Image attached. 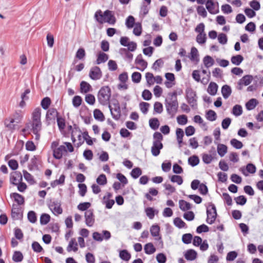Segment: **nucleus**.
<instances>
[{"label":"nucleus","mask_w":263,"mask_h":263,"mask_svg":"<svg viewBox=\"0 0 263 263\" xmlns=\"http://www.w3.org/2000/svg\"><path fill=\"white\" fill-rule=\"evenodd\" d=\"M108 59V55L102 52H100L97 57V59L96 61V63L97 64H100L101 63H104Z\"/></svg>","instance_id":"nucleus-31"},{"label":"nucleus","mask_w":263,"mask_h":263,"mask_svg":"<svg viewBox=\"0 0 263 263\" xmlns=\"http://www.w3.org/2000/svg\"><path fill=\"white\" fill-rule=\"evenodd\" d=\"M178 92L175 90L172 92H169L167 93V98L165 99V102H168L173 103L172 102L178 103L177 100Z\"/></svg>","instance_id":"nucleus-21"},{"label":"nucleus","mask_w":263,"mask_h":263,"mask_svg":"<svg viewBox=\"0 0 263 263\" xmlns=\"http://www.w3.org/2000/svg\"><path fill=\"white\" fill-rule=\"evenodd\" d=\"M228 147L223 144H218L217 145V152L220 157H223L227 153Z\"/></svg>","instance_id":"nucleus-35"},{"label":"nucleus","mask_w":263,"mask_h":263,"mask_svg":"<svg viewBox=\"0 0 263 263\" xmlns=\"http://www.w3.org/2000/svg\"><path fill=\"white\" fill-rule=\"evenodd\" d=\"M142 78L141 74L139 72H134L132 75V80L133 82L138 83L141 81Z\"/></svg>","instance_id":"nucleus-59"},{"label":"nucleus","mask_w":263,"mask_h":263,"mask_svg":"<svg viewBox=\"0 0 263 263\" xmlns=\"http://www.w3.org/2000/svg\"><path fill=\"white\" fill-rule=\"evenodd\" d=\"M42 127V122L29 121L25 124V127L21 131L25 134H30V132H32L35 136V139L39 140L40 138Z\"/></svg>","instance_id":"nucleus-1"},{"label":"nucleus","mask_w":263,"mask_h":263,"mask_svg":"<svg viewBox=\"0 0 263 263\" xmlns=\"http://www.w3.org/2000/svg\"><path fill=\"white\" fill-rule=\"evenodd\" d=\"M53 156L56 159H60L63 156V152H66V147L64 145H61L57 148L53 149Z\"/></svg>","instance_id":"nucleus-15"},{"label":"nucleus","mask_w":263,"mask_h":263,"mask_svg":"<svg viewBox=\"0 0 263 263\" xmlns=\"http://www.w3.org/2000/svg\"><path fill=\"white\" fill-rule=\"evenodd\" d=\"M10 196L11 198L14 199L16 202H17L18 205L24 204L25 199L22 195L17 193H13L11 194Z\"/></svg>","instance_id":"nucleus-24"},{"label":"nucleus","mask_w":263,"mask_h":263,"mask_svg":"<svg viewBox=\"0 0 263 263\" xmlns=\"http://www.w3.org/2000/svg\"><path fill=\"white\" fill-rule=\"evenodd\" d=\"M20 117L19 114L15 112L13 117H10L5 120L4 124L8 130L12 131L15 129L16 126L20 121Z\"/></svg>","instance_id":"nucleus-4"},{"label":"nucleus","mask_w":263,"mask_h":263,"mask_svg":"<svg viewBox=\"0 0 263 263\" xmlns=\"http://www.w3.org/2000/svg\"><path fill=\"white\" fill-rule=\"evenodd\" d=\"M164 62L162 59L160 58L157 60L153 64L152 68L155 70H157L159 67H162L163 66Z\"/></svg>","instance_id":"nucleus-60"},{"label":"nucleus","mask_w":263,"mask_h":263,"mask_svg":"<svg viewBox=\"0 0 263 263\" xmlns=\"http://www.w3.org/2000/svg\"><path fill=\"white\" fill-rule=\"evenodd\" d=\"M206 36L205 33H199L196 36V41L200 44H204L206 42Z\"/></svg>","instance_id":"nucleus-64"},{"label":"nucleus","mask_w":263,"mask_h":263,"mask_svg":"<svg viewBox=\"0 0 263 263\" xmlns=\"http://www.w3.org/2000/svg\"><path fill=\"white\" fill-rule=\"evenodd\" d=\"M206 118L210 121H214L217 119V114L213 110L210 109L206 111Z\"/></svg>","instance_id":"nucleus-40"},{"label":"nucleus","mask_w":263,"mask_h":263,"mask_svg":"<svg viewBox=\"0 0 263 263\" xmlns=\"http://www.w3.org/2000/svg\"><path fill=\"white\" fill-rule=\"evenodd\" d=\"M190 59L192 61H195L196 62H198L199 61L198 50L194 47H193L191 48V56L190 57Z\"/></svg>","instance_id":"nucleus-32"},{"label":"nucleus","mask_w":263,"mask_h":263,"mask_svg":"<svg viewBox=\"0 0 263 263\" xmlns=\"http://www.w3.org/2000/svg\"><path fill=\"white\" fill-rule=\"evenodd\" d=\"M253 76L251 75H246L240 79L238 82V85H245L247 86L249 85L253 80Z\"/></svg>","instance_id":"nucleus-22"},{"label":"nucleus","mask_w":263,"mask_h":263,"mask_svg":"<svg viewBox=\"0 0 263 263\" xmlns=\"http://www.w3.org/2000/svg\"><path fill=\"white\" fill-rule=\"evenodd\" d=\"M50 219V216L47 214H42L40 217V223L42 225L47 224Z\"/></svg>","instance_id":"nucleus-54"},{"label":"nucleus","mask_w":263,"mask_h":263,"mask_svg":"<svg viewBox=\"0 0 263 263\" xmlns=\"http://www.w3.org/2000/svg\"><path fill=\"white\" fill-rule=\"evenodd\" d=\"M78 243L76 241L74 238H72L70 241L69 245L67 248V250L68 252H70L73 250L74 252H76L78 251Z\"/></svg>","instance_id":"nucleus-33"},{"label":"nucleus","mask_w":263,"mask_h":263,"mask_svg":"<svg viewBox=\"0 0 263 263\" xmlns=\"http://www.w3.org/2000/svg\"><path fill=\"white\" fill-rule=\"evenodd\" d=\"M65 176L64 174L61 175L59 179L54 180L51 183V186L52 187H54L57 185L63 184L65 182Z\"/></svg>","instance_id":"nucleus-50"},{"label":"nucleus","mask_w":263,"mask_h":263,"mask_svg":"<svg viewBox=\"0 0 263 263\" xmlns=\"http://www.w3.org/2000/svg\"><path fill=\"white\" fill-rule=\"evenodd\" d=\"M91 85L85 81H82L80 83V91L82 93H86L91 90Z\"/></svg>","instance_id":"nucleus-29"},{"label":"nucleus","mask_w":263,"mask_h":263,"mask_svg":"<svg viewBox=\"0 0 263 263\" xmlns=\"http://www.w3.org/2000/svg\"><path fill=\"white\" fill-rule=\"evenodd\" d=\"M184 257L187 260H194L197 257V253L193 249H189L184 253Z\"/></svg>","instance_id":"nucleus-20"},{"label":"nucleus","mask_w":263,"mask_h":263,"mask_svg":"<svg viewBox=\"0 0 263 263\" xmlns=\"http://www.w3.org/2000/svg\"><path fill=\"white\" fill-rule=\"evenodd\" d=\"M218 88V86L215 82H211L209 84L207 91L211 96H214L217 92Z\"/></svg>","instance_id":"nucleus-26"},{"label":"nucleus","mask_w":263,"mask_h":263,"mask_svg":"<svg viewBox=\"0 0 263 263\" xmlns=\"http://www.w3.org/2000/svg\"><path fill=\"white\" fill-rule=\"evenodd\" d=\"M41 117V109L37 107L34 109L31 114V120L30 121L42 122Z\"/></svg>","instance_id":"nucleus-16"},{"label":"nucleus","mask_w":263,"mask_h":263,"mask_svg":"<svg viewBox=\"0 0 263 263\" xmlns=\"http://www.w3.org/2000/svg\"><path fill=\"white\" fill-rule=\"evenodd\" d=\"M49 208L55 214H61L63 212L62 208L61 207V204L58 202L53 201L49 204Z\"/></svg>","instance_id":"nucleus-12"},{"label":"nucleus","mask_w":263,"mask_h":263,"mask_svg":"<svg viewBox=\"0 0 263 263\" xmlns=\"http://www.w3.org/2000/svg\"><path fill=\"white\" fill-rule=\"evenodd\" d=\"M110 89L108 86L102 87L98 94L99 102L102 105H106L108 103L110 97Z\"/></svg>","instance_id":"nucleus-3"},{"label":"nucleus","mask_w":263,"mask_h":263,"mask_svg":"<svg viewBox=\"0 0 263 263\" xmlns=\"http://www.w3.org/2000/svg\"><path fill=\"white\" fill-rule=\"evenodd\" d=\"M95 18L96 21L102 24L104 23L114 24L115 22V18L112 11L107 10L103 13L101 10L97 11L95 14Z\"/></svg>","instance_id":"nucleus-2"},{"label":"nucleus","mask_w":263,"mask_h":263,"mask_svg":"<svg viewBox=\"0 0 263 263\" xmlns=\"http://www.w3.org/2000/svg\"><path fill=\"white\" fill-rule=\"evenodd\" d=\"M11 216L13 219L16 220L22 218L23 213L21 212V209L18 207V205L15 204H12Z\"/></svg>","instance_id":"nucleus-11"},{"label":"nucleus","mask_w":263,"mask_h":263,"mask_svg":"<svg viewBox=\"0 0 263 263\" xmlns=\"http://www.w3.org/2000/svg\"><path fill=\"white\" fill-rule=\"evenodd\" d=\"M39 157L38 156H34L31 160V163L29 165L30 170L33 169L34 168H37L38 164L37 161L39 159Z\"/></svg>","instance_id":"nucleus-57"},{"label":"nucleus","mask_w":263,"mask_h":263,"mask_svg":"<svg viewBox=\"0 0 263 263\" xmlns=\"http://www.w3.org/2000/svg\"><path fill=\"white\" fill-rule=\"evenodd\" d=\"M163 145L162 142H153V146L151 148L152 155L154 156H157L160 153V150L163 148Z\"/></svg>","instance_id":"nucleus-13"},{"label":"nucleus","mask_w":263,"mask_h":263,"mask_svg":"<svg viewBox=\"0 0 263 263\" xmlns=\"http://www.w3.org/2000/svg\"><path fill=\"white\" fill-rule=\"evenodd\" d=\"M172 103L165 102V106L167 113L173 117L178 111V103Z\"/></svg>","instance_id":"nucleus-8"},{"label":"nucleus","mask_w":263,"mask_h":263,"mask_svg":"<svg viewBox=\"0 0 263 263\" xmlns=\"http://www.w3.org/2000/svg\"><path fill=\"white\" fill-rule=\"evenodd\" d=\"M175 226L179 229L186 227V223L179 217H176L174 219Z\"/></svg>","instance_id":"nucleus-49"},{"label":"nucleus","mask_w":263,"mask_h":263,"mask_svg":"<svg viewBox=\"0 0 263 263\" xmlns=\"http://www.w3.org/2000/svg\"><path fill=\"white\" fill-rule=\"evenodd\" d=\"M121 45L128 47L130 51H134L137 48V43L134 42H130L129 39L127 36H122L120 40Z\"/></svg>","instance_id":"nucleus-6"},{"label":"nucleus","mask_w":263,"mask_h":263,"mask_svg":"<svg viewBox=\"0 0 263 263\" xmlns=\"http://www.w3.org/2000/svg\"><path fill=\"white\" fill-rule=\"evenodd\" d=\"M193 239V235L191 233L184 234L182 235V241L185 244H189Z\"/></svg>","instance_id":"nucleus-56"},{"label":"nucleus","mask_w":263,"mask_h":263,"mask_svg":"<svg viewBox=\"0 0 263 263\" xmlns=\"http://www.w3.org/2000/svg\"><path fill=\"white\" fill-rule=\"evenodd\" d=\"M150 104L148 103L142 102L139 104L141 111L144 114H147Z\"/></svg>","instance_id":"nucleus-63"},{"label":"nucleus","mask_w":263,"mask_h":263,"mask_svg":"<svg viewBox=\"0 0 263 263\" xmlns=\"http://www.w3.org/2000/svg\"><path fill=\"white\" fill-rule=\"evenodd\" d=\"M142 171L140 167H136L132 170L130 174L131 176L135 179H137L140 175H141Z\"/></svg>","instance_id":"nucleus-44"},{"label":"nucleus","mask_w":263,"mask_h":263,"mask_svg":"<svg viewBox=\"0 0 263 263\" xmlns=\"http://www.w3.org/2000/svg\"><path fill=\"white\" fill-rule=\"evenodd\" d=\"M23 255L21 252L16 251L14 252L12 259L14 261L18 262L22 261Z\"/></svg>","instance_id":"nucleus-48"},{"label":"nucleus","mask_w":263,"mask_h":263,"mask_svg":"<svg viewBox=\"0 0 263 263\" xmlns=\"http://www.w3.org/2000/svg\"><path fill=\"white\" fill-rule=\"evenodd\" d=\"M28 220L31 223H35L37 220L36 214L35 212L30 211L27 214Z\"/></svg>","instance_id":"nucleus-55"},{"label":"nucleus","mask_w":263,"mask_h":263,"mask_svg":"<svg viewBox=\"0 0 263 263\" xmlns=\"http://www.w3.org/2000/svg\"><path fill=\"white\" fill-rule=\"evenodd\" d=\"M23 172L25 179L29 184L32 185L36 183L33 177L30 173L27 172V171L24 170Z\"/></svg>","instance_id":"nucleus-39"},{"label":"nucleus","mask_w":263,"mask_h":263,"mask_svg":"<svg viewBox=\"0 0 263 263\" xmlns=\"http://www.w3.org/2000/svg\"><path fill=\"white\" fill-rule=\"evenodd\" d=\"M97 183L100 185H104L107 183V179L104 174H101L97 178Z\"/></svg>","instance_id":"nucleus-61"},{"label":"nucleus","mask_w":263,"mask_h":263,"mask_svg":"<svg viewBox=\"0 0 263 263\" xmlns=\"http://www.w3.org/2000/svg\"><path fill=\"white\" fill-rule=\"evenodd\" d=\"M203 62L204 66L207 68L211 67L214 64V59L210 55H206L204 57Z\"/></svg>","instance_id":"nucleus-38"},{"label":"nucleus","mask_w":263,"mask_h":263,"mask_svg":"<svg viewBox=\"0 0 263 263\" xmlns=\"http://www.w3.org/2000/svg\"><path fill=\"white\" fill-rule=\"evenodd\" d=\"M135 63L140 65L143 67L142 69L139 68L141 71H143L147 66V62L143 59L141 54L138 55L135 60Z\"/></svg>","instance_id":"nucleus-25"},{"label":"nucleus","mask_w":263,"mask_h":263,"mask_svg":"<svg viewBox=\"0 0 263 263\" xmlns=\"http://www.w3.org/2000/svg\"><path fill=\"white\" fill-rule=\"evenodd\" d=\"M89 76L92 80H97L100 79L102 77V72L100 68L98 66L92 67L90 70Z\"/></svg>","instance_id":"nucleus-9"},{"label":"nucleus","mask_w":263,"mask_h":263,"mask_svg":"<svg viewBox=\"0 0 263 263\" xmlns=\"http://www.w3.org/2000/svg\"><path fill=\"white\" fill-rule=\"evenodd\" d=\"M51 99L49 97H45L42 99L41 102V105L44 109H47L51 104Z\"/></svg>","instance_id":"nucleus-46"},{"label":"nucleus","mask_w":263,"mask_h":263,"mask_svg":"<svg viewBox=\"0 0 263 263\" xmlns=\"http://www.w3.org/2000/svg\"><path fill=\"white\" fill-rule=\"evenodd\" d=\"M199 159L197 156L193 155L189 158L188 163L192 166L194 167L199 164Z\"/></svg>","instance_id":"nucleus-42"},{"label":"nucleus","mask_w":263,"mask_h":263,"mask_svg":"<svg viewBox=\"0 0 263 263\" xmlns=\"http://www.w3.org/2000/svg\"><path fill=\"white\" fill-rule=\"evenodd\" d=\"M116 178H117L122 183V186L128 183V180L126 177L121 173L116 174Z\"/></svg>","instance_id":"nucleus-58"},{"label":"nucleus","mask_w":263,"mask_h":263,"mask_svg":"<svg viewBox=\"0 0 263 263\" xmlns=\"http://www.w3.org/2000/svg\"><path fill=\"white\" fill-rule=\"evenodd\" d=\"M232 93V89L231 87L228 85H224L221 87V93L223 97L227 99L231 95Z\"/></svg>","instance_id":"nucleus-27"},{"label":"nucleus","mask_w":263,"mask_h":263,"mask_svg":"<svg viewBox=\"0 0 263 263\" xmlns=\"http://www.w3.org/2000/svg\"><path fill=\"white\" fill-rule=\"evenodd\" d=\"M18 180H22V175L21 172L15 171L12 173L10 175V181L11 183L13 185H17V183L16 182Z\"/></svg>","instance_id":"nucleus-14"},{"label":"nucleus","mask_w":263,"mask_h":263,"mask_svg":"<svg viewBox=\"0 0 263 263\" xmlns=\"http://www.w3.org/2000/svg\"><path fill=\"white\" fill-rule=\"evenodd\" d=\"M128 78V74L126 72H124L119 75V80L121 83L119 84L117 86L118 89L126 90L128 89V86L126 84Z\"/></svg>","instance_id":"nucleus-7"},{"label":"nucleus","mask_w":263,"mask_h":263,"mask_svg":"<svg viewBox=\"0 0 263 263\" xmlns=\"http://www.w3.org/2000/svg\"><path fill=\"white\" fill-rule=\"evenodd\" d=\"M85 223L89 226L91 227L95 222V216L93 210H88L85 212Z\"/></svg>","instance_id":"nucleus-10"},{"label":"nucleus","mask_w":263,"mask_h":263,"mask_svg":"<svg viewBox=\"0 0 263 263\" xmlns=\"http://www.w3.org/2000/svg\"><path fill=\"white\" fill-rule=\"evenodd\" d=\"M232 113L235 116H239L242 114V108L240 105H235L233 106Z\"/></svg>","instance_id":"nucleus-47"},{"label":"nucleus","mask_w":263,"mask_h":263,"mask_svg":"<svg viewBox=\"0 0 263 263\" xmlns=\"http://www.w3.org/2000/svg\"><path fill=\"white\" fill-rule=\"evenodd\" d=\"M144 250L147 254H153L156 251V248L152 242H149L144 245Z\"/></svg>","instance_id":"nucleus-30"},{"label":"nucleus","mask_w":263,"mask_h":263,"mask_svg":"<svg viewBox=\"0 0 263 263\" xmlns=\"http://www.w3.org/2000/svg\"><path fill=\"white\" fill-rule=\"evenodd\" d=\"M160 227L158 224H154L150 228L151 235L153 237L159 236L160 232Z\"/></svg>","instance_id":"nucleus-45"},{"label":"nucleus","mask_w":263,"mask_h":263,"mask_svg":"<svg viewBox=\"0 0 263 263\" xmlns=\"http://www.w3.org/2000/svg\"><path fill=\"white\" fill-rule=\"evenodd\" d=\"M165 77L167 79V80L170 82L166 81L165 82V85L167 88H171L173 85H175V83H173L171 84L172 82H174L175 80V75L173 73L167 72L165 74Z\"/></svg>","instance_id":"nucleus-18"},{"label":"nucleus","mask_w":263,"mask_h":263,"mask_svg":"<svg viewBox=\"0 0 263 263\" xmlns=\"http://www.w3.org/2000/svg\"><path fill=\"white\" fill-rule=\"evenodd\" d=\"M149 125L152 129H157L160 125L158 119L156 118L150 119L149 120Z\"/></svg>","instance_id":"nucleus-37"},{"label":"nucleus","mask_w":263,"mask_h":263,"mask_svg":"<svg viewBox=\"0 0 263 263\" xmlns=\"http://www.w3.org/2000/svg\"><path fill=\"white\" fill-rule=\"evenodd\" d=\"M243 57L240 54L234 55L231 58V62L236 65H239L243 60Z\"/></svg>","instance_id":"nucleus-43"},{"label":"nucleus","mask_w":263,"mask_h":263,"mask_svg":"<svg viewBox=\"0 0 263 263\" xmlns=\"http://www.w3.org/2000/svg\"><path fill=\"white\" fill-rule=\"evenodd\" d=\"M154 112L161 114L163 111V105L159 102H156L154 105Z\"/></svg>","instance_id":"nucleus-62"},{"label":"nucleus","mask_w":263,"mask_h":263,"mask_svg":"<svg viewBox=\"0 0 263 263\" xmlns=\"http://www.w3.org/2000/svg\"><path fill=\"white\" fill-rule=\"evenodd\" d=\"M210 206H211V210L213 211V215L211 217L210 221H209L210 218L207 217L206 219V221L209 224L213 223L216 220V217L217 216V213L216 211V208L215 205L212 202L210 203Z\"/></svg>","instance_id":"nucleus-23"},{"label":"nucleus","mask_w":263,"mask_h":263,"mask_svg":"<svg viewBox=\"0 0 263 263\" xmlns=\"http://www.w3.org/2000/svg\"><path fill=\"white\" fill-rule=\"evenodd\" d=\"M179 206L181 210L184 212L192 209L191 203L182 199L179 201Z\"/></svg>","instance_id":"nucleus-28"},{"label":"nucleus","mask_w":263,"mask_h":263,"mask_svg":"<svg viewBox=\"0 0 263 263\" xmlns=\"http://www.w3.org/2000/svg\"><path fill=\"white\" fill-rule=\"evenodd\" d=\"M258 102L256 99H251L248 101L246 104V108L248 110L254 109L258 104Z\"/></svg>","instance_id":"nucleus-36"},{"label":"nucleus","mask_w":263,"mask_h":263,"mask_svg":"<svg viewBox=\"0 0 263 263\" xmlns=\"http://www.w3.org/2000/svg\"><path fill=\"white\" fill-rule=\"evenodd\" d=\"M230 143L232 145V146H233L234 148L236 149H240L243 146L242 143L241 141L235 138L232 139L231 140Z\"/></svg>","instance_id":"nucleus-53"},{"label":"nucleus","mask_w":263,"mask_h":263,"mask_svg":"<svg viewBox=\"0 0 263 263\" xmlns=\"http://www.w3.org/2000/svg\"><path fill=\"white\" fill-rule=\"evenodd\" d=\"M119 257L122 260L127 261L130 259L131 255L127 250H122L119 252Z\"/></svg>","instance_id":"nucleus-34"},{"label":"nucleus","mask_w":263,"mask_h":263,"mask_svg":"<svg viewBox=\"0 0 263 263\" xmlns=\"http://www.w3.org/2000/svg\"><path fill=\"white\" fill-rule=\"evenodd\" d=\"M126 26L128 28H132L134 26L135 24V20L134 16L132 15L128 16L126 20L125 23Z\"/></svg>","instance_id":"nucleus-51"},{"label":"nucleus","mask_w":263,"mask_h":263,"mask_svg":"<svg viewBox=\"0 0 263 263\" xmlns=\"http://www.w3.org/2000/svg\"><path fill=\"white\" fill-rule=\"evenodd\" d=\"M185 98L187 103L193 107L197 106V96L196 92L191 87H187L185 90Z\"/></svg>","instance_id":"nucleus-5"},{"label":"nucleus","mask_w":263,"mask_h":263,"mask_svg":"<svg viewBox=\"0 0 263 263\" xmlns=\"http://www.w3.org/2000/svg\"><path fill=\"white\" fill-rule=\"evenodd\" d=\"M93 116L96 120L100 121H103L105 117L102 111L99 109H95L93 111Z\"/></svg>","instance_id":"nucleus-41"},{"label":"nucleus","mask_w":263,"mask_h":263,"mask_svg":"<svg viewBox=\"0 0 263 263\" xmlns=\"http://www.w3.org/2000/svg\"><path fill=\"white\" fill-rule=\"evenodd\" d=\"M234 200L237 204L240 205H245L247 201V198L243 195H240L235 197L234 198Z\"/></svg>","instance_id":"nucleus-52"},{"label":"nucleus","mask_w":263,"mask_h":263,"mask_svg":"<svg viewBox=\"0 0 263 263\" xmlns=\"http://www.w3.org/2000/svg\"><path fill=\"white\" fill-rule=\"evenodd\" d=\"M59 112L55 108H52L48 109L47 112L46 119L47 121L54 120L55 118L58 117Z\"/></svg>","instance_id":"nucleus-17"},{"label":"nucleus","mask_w":263,"mask_h":263,"mask_svg":"<svg viewBox=\"0 0 263 263\" xmlns=\"http://www.w3.org/2000/svg\"><path fill=\"white\" fill-rule=\"evenodd\" d=\"M129 51H130L128 50V47L127 49L122 48L119 50V52L124 59L131 61L133 58V54Z\"/></svg>","instance_id":"nucleus-19"}]
</instances>
